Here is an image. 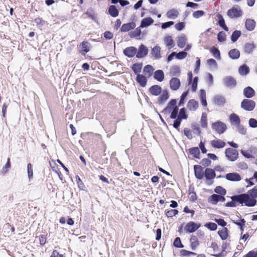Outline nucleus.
Segmentation results:
<instances>
[{"label":"nucleus","mask_w":257,"mask_h":257,"mask_svg":"<svg viewBox=\"0 0 257 257\" xmlns=\"http://www.w3.org/2000/svg\"><path fill=\"white\" fill-rule=\"evenodd\" d=\"M200 122L202 127L205 128L207 126V116L204 113H202Z\"/></svg>","instance_id":"nucleus-46"},{"label":"nucleus","mask_w":257,"mask_h":257,"mask_svg":"<svg viewBox=\"0 0 257 257\" xmlns=\"http://www.w3.org/2000/svg\"><path fill=\"white\" fill-rule=\"evenodd\" d=\"M229 119L231 124L236 126L240 123L239 116L234 113H232L229 115Z\"/></svg>","instance_id":"nucleus-17"},{"label":"nucleus","mask_w":257,"mask_h":257,"mask_svg":"<svg viewBox=\"0 0 257 257\" xmlns=\"http://www.w3.org/2000/svg\"><path fill=\"white\" fill-rule=\"evenodd\" d=\"M153 22L154 20L152 18H145L141 21L140 27L143 28L147 27L152 25Z\"/></svg>","instance_id":"nucleus-22"},{"label":"nucleus","mask_w":257,"mask_h":257,"mask_svg":"<svg viewBox=\"0 0 257 257\" xmlns=\"http://www.w3.org/2000/svg\"><path fill=\"white\" fill-rule=\"evenodd\" d=\"M10 167H11L10 159L8 158L7 162L6 164L2 169V173L4 174L7 173L8 172V169L10 168Z\"/></svg>","instance_id":"nucleus-57"},{"label":"nucleus","mask_w":257,"mask_h":257,"mask_svg":"<svg viewBox=\"0 0 257 257\" xmlns=\"http://www.w3.org/2000/svg\"><path fill=\"white\" fill-rule=\"evenodd\" d=\"M154 78L159 82H162L164 79V73L162 70H156L154 72Z\"/></svg>","instance_id":"nucleus-28"},{"label":"nucleus","mask_w":257,"mask_h":257,"mask_svg":"<svg viewBox=\"0 0 257 257\" xmlns=\"http://www.w3.org/2000/svg\"><path fill=\"white\" fill-rule=\"evenodd\" d=\"M173 244L176 247L181 248L183 247V245L181 243V239L179 237H177L175 239Z\"/></svg>","instance_id":"nucleus-62"},{"label":"nucleus","mask_w":257,"mask_h":257,"mask_svg":"<svg viewBox=\"0 0 257 257\" xmlns=\"http://www.w3.org/2000/svg\"><path fill=\"white\" fill-rule=\"evenodd\" d=\"M211 52L212 53L214 57L217 59L220 58V55L219 50L216 47H213L210 50Z\"/></svg>","instance_id":"nucleus-54"},{"label":"nucleus","mask_w":257,"mask_h":257,"mask_svg":"<svg viewBox=\"0 0 257 257\" xmlns=\"http://www.w3.org/2000/svg\"><path fill=\"white\" fill-rule=\"evenodd\" d=\"M188 94V91H186L185 92H184L183 93V94H182V95L181 96V98H180V100L179 101V106H181V105H183L184 103V99L185 98V97L187 96Z\"/></svg>","instance_id":"nucleus-63"},{"label":"nucleus","mask_w":257,"mask_h":257,"mask_svg":"<svg viewBox=\"0 0 257 257\" xmlns=\"http://www.w3.org/2000/svg\"><path fill=\"white\" fill-rule=\"evenodd\" d=\"M136 81L142 87H145L146 85L147 79L146 76L138 74L137 76Z\"/></svg>","instance_id":"nucleus-29"},{"label":"nucleus","mask_w":257,"mask_h":257,"mask_svg":"<svg viewBox=\"0 0 257 257\" xmlns=\"http://www.w3.org/2000/svg\"><path fill=\"white\" fill-rule=\"evenodd\" d=\"M140 27L136 29L134 31H132L130 33L129 35L131 38L138 37L141 35V30Z\"/></svg>","instance_id":"nucleus-40"},{"label":"nucleus","mask_w":257,"mask_h":257,"mask_svg":"<svg viewBox=\"0 0 257 257\" xmlns=\"http://www.w3.org/2000/svg\"><path fill=\"white\" fill-rule=\"evenodd\" d=\"M217 39L219 42H224L226 40V35L223 32H220L217 35Z\"/></svg>","instance_id":"nucleus-58"},{"label":"nucleus","mask_w":257,"mask_h":257,"mask_svg":"<svg viewBox=\"0 0 257 257\" xmlns=\"http://www.w3.org/2000/svg\"><path fill=\"white\" fill-rule=\"evenodd\" d=\"M242 11L238 6H234L227 11V16L231 18H237L241 17L242 15Z\"/></svg>","instance_id":"nucleus-2"},{"label":"nucleus","mask_w":257,"mask_h":257,"mask_svg":"<svg viewBox=\"0 0 257 257\" xmlns=\"http://www.w3.org/2000/svg\"><path fill=\"white\" fill-rule=\"evenodd\" d=\"M177 117L180 118L181 119H186L187 118L188 115L186 114L185 109L184 108H182L180 109Z\"/></svg>","instance_id":"nucleus-48"},{"label":"nucleus","mask_w":257,"mask_h":257,"mask_svg":"<svg viewBox=\"0 0 257 257\" xmlns=\"http://www.w3.org/2000/svg\"><path fill=\"white\" fill-rule=\"evenodd\" d=\"M136 26V23L134 22L124 24L120 28V31L122 32H126L134 29Z\"/></svg>","instance_id":"nucleus-12"},{"label":"nucleus","mask_w":257,"mask_h":257,"mask_svg":"<svg viewBox=\"0 0 257 257\" xmlns=\"http://www.w3.org/2000/svg\"><path fill=\"white\" fill-rule=\"evenodd\" d=\"M255 106V101L248 99H244L241 102L240 104V107L241 108L248 111H250L253 110Z\"/></svg>","instance_id":"nucleus-3"},{"label":"nucleus","mask_w":257,"mask_h":257,"mask_svg":"<svg viewBox=\"0 0 257 257\" xmlns=\"http://www.w3.org/2000/svg\"><path fill=\"white\" fill-rule=\"evenodd\" d=\"M246 194H248V196H250L251 198L256 199L257 198V189L254 187L249 190Z\"/></svg>","instance_id":"nucleus-47"},{"label":"nucleus","mask_w":257,"mask_h":257,"mask_svg":"<svg viewBox=\"0 0 257 257\" xmlns=\"http://www.w3.org/2000/svg\"><path fill=\"white\" fill-rule=\"evenodd\" d=\"M178 113V107L175 106V108L173 109V110L171 113L170 118L172 119H176L177 118V117H178L177 116Z\"/></svg>","instance_id":"nucleus-60"},{"label":"nucleus","mask_w":257,"mask_h":257,"mask_svg":"<svg viewBox=\"0 0 257 257\" xmlns=\"http://www.w3.org/2000/svg\"><path fill=\"white\" fill-rule=\"evenodd\" d=\"M200 225L193 221H190L187 223L184 227L185 230L188 233H192L197 230Z\"/></svg>","instance_id":"nucleus-6"},{"label":"nucleus","mask_w":257,"mask_h":257,"mask_svg":"<svg viewBox=\"0 0 257 257\" xmlns=\"http://www.w3.org/2000/svg\"><path fill=\"white\" fill-rule=\"evenodd\" d=\"M249 72V67L245 64L240 66L238 68V73L241 76H245Z\"/></svg>","instance_id":"nucleus-30"},{"label":"nucleus","mask_w":257,"mask_h":257,"mask_svg":"<svg viewBox=\"0 0 257 257\" xmlns=\"http://www.w3.org/2000/svg\"><path fill=\"white\" fill-rule=\"evenodd\" d=\"M228 55L232 59H237L240 57V52L236 49H233L229 51Z\"/></svg>","instance_id":"nucleus-31"},{"label":"nucleus","mask_w":257,"mask_h":257,"mask_svg":"<svg viewBox=\"0 0 257 257\" xmlns=\"http://www.w3.org/2000/svg\"><path fill=\"white\" fill-rule=\"evenodd\" d=\"M218 233L222 240H225L228 236V229L226 227L223 228L218 231Z\"/></svg>","instance_id":"nucleus-37"},{"label":"nucleus","mask_w":257,"mask_h":257,"mask_svg":"<svg viewBox=\"0 0 257 257\" xmlns=\"http://www.w3.org/2000/svg\"><path fill=\"white\" fill-rule=\"evenodd\" d=\"M179 15V13L178 11L175 9H172L169 10L166 13V16L167 17L171 19H176Z\"/></svg>","instance_id":"nucleus-24"},{"label":"nucleus","mask_w":257,"mask_h":257,"mask_svg":"<svg viewBox=\"0 0 257 257\" xmlns=\"http://www.w3.org/2000/svg\"><path fill=\"white\" fill-rule=\"evenodd\" d=\"M170 88L173 90H177L180 86V80L177 78H173L170 81Z\"/></svg>","instance_id":"nucleus-14"},{"label":"nucleus","mask_w":257,"mask_h":257,"mask_svg":"<svg viewBox=\"0 0 257 257\" xmlns=\"http://www.w3.org/2000/svg\"><path fill=\"white\" fill-rule=\"evenodd\" d=\"M169 97V93L167 90H164L162 94L159 97V101L160 102L165 101Z\"/></svg>","instance_id":"nucleus-42"},{"label":"nucleus","mask_w":257,"mask_h":257,"mask_svg":"<svg viewBox=\"0 0 257 257\" xmlns=\"http://www.w3.org/2000/svg\"><path fill=\"white\" fill-rule=\"evenodd\" d=\"M243 95L246 98H251L255 95L254 89L250 86H247L243 89Z\"/></svg>","instance_id":"nucleus-16"},{"label":"nucleus","mask_w":257,"mask_h":257,"mask_svg":"<svg viewBox=\"0 0 257 257\" xmlns=\"http://www.w3.org/2000/svg\"><path fill=\"white\" fill-rule=\"evenodd\" d=\"M223 82L225 86L230 88L234 87L236 85V80L230 76L225 77L223 79Z\"/></svg>","instance_id":"nucleus-7"},{"label":"nucleus","mask_w":257,"mask_h":257,"mask_svg":"<svg viewBox=\"0 0 257 257\" xmlns=\"http://www.w3.org/2000/svg\"><path fill=\"white\" fill-rule=\"evenodd\" d=\"M248 194L245 193L234 195L231 197L233 201H236L240 204H244L247 206H254L256 203V200L248 196Z\"/></svg>","instance_id":"nucleus-1"},{"label":"nucleus","mask_w":257,"mask_h":257,"mask_svg":"<svg viewBox=\"0 0 257 257\" xmlns=\"http://www.w3.org/2000/svg\"><path fill=\"white\" fill-rule=\"evenodd\" d=\"M219 195L213 194L210 196L209 198V202L213 204H216L218 203V199Z\"/></svg>","instance_id":"nucleus-51"},{"label":"nucleus","mask_w":257,"mask_h":257,"mask_svg":"<svg viewBox=\"0 0 257 257\" xmlns=\"http://www.w3.org/2000/svg\"><path fill=\"white\" fill-rule=\"evenodd\" d=\"M248 124L250 127H257V120L253 118H250L248 120Z\"/></svg>","instance_id":"nucleus-61"},{"label":"nucleus","mask_w":257,"mask_h":257,"mask_svg":"<svg viewBox=\"0 0 257 257\" xmlns=\"http://www.w3.org/2000/svg\"><path fill=\"white\" fill-rule=\"evenodd\" d=\"M212 128L218 134H222L226 131L227 126L224 123L220 121H217L212 124Z\"/></svg>","instance_id":"nucleus-5"},{"label":"nucleus","mask_w":257,"mask_h":257,"mask_svg":"<svg viewBox=\"0 0 257 257\" xmlns=\"http://www.w3.org/2000/svg\"><path fill=\"white\" fill-rule=\"evenodd\" d=\"M137 49L135 47H128L123 50V54L125 56L129 57H133L137 54Z\"/></svg>","instance_id":"nucleus-10"},{"label":"nucleus","mask_w":257,"mask_h":257,"mask_svg":"<svg viewBox=\"0 0 257 257\" xmlns=\"http://www.w3.org/2000/svg\"><path fill=\"white\" fill-rule=\"evenodd\" d=\"M162 90V88L158 85H154L149 89V92L155 96L159 95L161 93Z\"/></svg>","instance_id":"nucleus-18"},{"label":"nucleus","mask_w":257,"mask_h":257,"mask_svg":"<svg viewBox=\"0 0 257 257\" xmlns=\"http://www.w3.org/2000/svg\"><path fill=\"white\" fill-rule=\"evenodd\" d=\"M151 54L156 59H160L161 57V48L157 45L155 46L152 49Z\"/></svg>","instance_id":"nucleus-21"},{"label":"nucleus","mask_w":257,"mask_h":257,"mask_svg":"<svg viewBox=\"0 0 257 257\" xmlns=\"http://www.w3.org/2000/svg\"><path fill=\"white\" fill-rule=\"evenodd\" d=\"M245 26L248 31H252L254 29L255 22L252 19H247L245 23Z\"/></svg>","instance_id":"nucleus-26"},{"label":"nucleus","mask_w":257,"mask_h":257,"mask_svg":"<svg viewBox=\"0 0 257 257\" xmlns=\"http://www.w3.org/2000/svg\"><path fill=\"white\" fill-rule=\"evenodd\" d=\"M254 47L255 46L253 43H246L244 46V51L246 54H250Z\"/></svg>","instance_id":"nucleus-36"},{"label":"nucleus","mask_w":257,"mask_h":257,"mask_svg":"<svg viewBox=\"0 0 257 257\" xmlns=\"http://www.w3.org/2000/svg\"><path fill=\"white\" fill-rule=\"evenodd\" d=\"M187 55V53L186 52L182 51L178 53H176V58L178 59H183L185 58Z\"/></svg>","instance_id":"nucleus-59"},{"label":"nucleus","mask_w":257,"mask_h":257,"mask_svg":"<svg viewBox=\"0 0 257 257\" xmlns=\"http://www.w3.org/2000/svg\"><path fill=\"white\" fill-rule=\"evenodd\" d=\"M170 73L171 76H178L180 74V67L177 65H174L170 68Z\"/></svg>","instance_id":"nucleus-32"},{"label":"nucleus","mask_w":257,"mask_h":257,"mask_svg":"<svg viewBox=\"0 0 257 257\" xmlns=\"http://www.w3.org/2000/svg\"><path fill=\"white\" fill-rule=\"evenodd\" d=\"M108 13L112 17H116L118 15V11L116 7L113 5H111L109 7Z\"/></svg>","instance_id":"nucleus-35"},{"label":"nucleus","mask_w":257,"mask_h":257,"mask_svg":"<svg viewBox=\"0 0 257 257\" xmlns=\"http://www.w3.org/2000/svg\"><path fill=\"white\" fill-rule=\"evenodd\" d=\"M178 213L177 209H171L166 212V215L168 217H172Z\"/></svg>","instance_id":"nucleus-50"},{"label":"nucleus","mask_w":257,"mask_h":257,"mask_svg":"<svg viewBox=\"0 0 257 257\" xmlns=\"http://www.w3.org/2000/svg\"><path fill=\"white\" fill-rule=\"evenodd\" d=\"M194 170L196 177L198 179H202L204 175L203 168L200 165H195L194 167Z\"/></svg>","instance_id":"nucleus-11"},{"label":"nucleus","mask_w":257,"mask_h":257,"mask_svg":"<svg viewBox=\"0 0 257 257\" xmlns=\"http://www.w3.org/2000/svg\"><path fill=\"white\" fill-rule=\"evenodd\" d=\"M204 176L207 180H211L215 177V172L212 169L206 168L204 172Z\"/></svg>","instance_id":"nucleus-23"},{"label":"nucleus","mask_w":257,"mask_h":257,"mask_svg":"<svg viewBox=\"0 0 257 257\" xmlns=\"http://www.w3.org/2000/svg\"><path fill=\"white\" fill-rule=\"evenodd\" d=\"M186 41L187 38L186 36L183 34H181L180 36L178 37L177 40V46L181 48H183L185 46Z\"/></svg>","instance_id":"nucleus-15"},{"label":"nucleus","mask_w":257,"mask_h":257,"mask_svg":"<svg viewBox=\"0 0 257 257\" xmlns=\"http://www.w3.org/2000/svg\"><path fill=\"white\" fill-rule=\"evenodd\" d=\"M216 17H217L218 19V24L225 31H228V29L227 27L226 26L225 23V21L222 17V16L220 14H218Z\"/></svg>","instance_id":"nucleus-33"},{"label":"nucleus","mask_w":257,"mask_h":257,"mask_svg":"<svg viewBox=\"0 0 257 257\" xmlns=\"http://www.w3.org/2000/svg\"><path fill=\"white\" fill-rule=\"evenodd\" d=\"M241 35V32L240 31L235 30L234 31L231 36V40L233 42H235L237 41L238 38Z\"/></svg>","instance_id":"nucleus-44"},{"label":"nucleus","mask_w":257,"mask_h":257,"mask_svg":"<svg viewBox=\"0 0 257 257\" xmlns=\"http://www.w3.org/2000/svg\"><path fill=\"white\" fill-rule=\"evenodd\" d=\"M225 143L221 140H214L211 142V145L215 148H222L225 147Z\"/></svg>","instance_id":"nucleus-19"},{"label":"nucleus","mask_w":257,"mask_h":257,"mask_svg":"<svg viewBox=\"0 0 257 257\" xmlns=\"http://www.w3.org/2000/svg\"><path fill=\"white\" fill-rule=\"evenodd\" d=\"M89 43L87 42L83 41L81 43L80 46L81 47V51H83L84 53H82V55H85L86 53H87L89 51V47H88Z\"/></svg>","instance_id":"nucleus-43"},{"label":"nucleus","mask_w":257,"mask_h":257,"mask_svg":"<svg viewBox=\"0 0 257 257\" xmlns=\"http://www.w3.org/2000/svg\"><path fill=\"white\" fill-rule=\"evenodd\" d=\"M176 100L173 99L169 103L167 107L164 109L165 111H170L172 108L173 109L175 106H177L176 104Z\"/></svg>","instance_id":"nucleus-41"},{"label":"nucleus","mask_w":257,"mask_h":257,"mask_svg":"<svg viewBox=\"0 0 257 257\" xmlns=\"http://www.w3.org/2000/svg\"><path fill=\"white\" fill-rule=\"evenodd\" d=\"M205 227H207L210 230H215L217 229V226L216 223L213 222H208L204 225Z\"/></svg>","instance_id":"nucleus-52"},{"label":"nucleus","mask_w":257,"mask_h":257,"mask_svg":"<svg viewBox=\"0 0 257 257\" xmlns=\"http://www.w3.org/2000/svg\"><path fill=\"white\" fill-rule=\"evenodd\" d=\"M189 153L195 158H199L200 154V151L198 147H194L190 148L189 150Z\"/></svg>","instance_id":"nucleus-39"},{"label":"nucleus","mask_w":257,"mask_h":257,"mask_svg":"<svg viewBox=\"0 0 257 257\" xmlns=\"http://www.w3.org/2000/svg\"><path fill=\"white\" fill-rule=\"evenodd\" d=\"M132 69L135 74H138L141 71L142 65L138 63H136L133 65Z\"/></svg>","instance_id":"nucleus-53"},{"label":"nucleus","mask_w":257,"mask_h":257,"mask_svg":"<svg viewBox=\"0 0 257 257\" xmlns=\"http://www.w3.org/2000/svg\"><path fill=\"white\" fill-rule=\"evenodd\" d=\"M187 107L190 110L194 111L198 107V103L194 99H191L188 102Z\"/></svg>","instance_id":"nucleus-27"},{"label":"nucleus","mask_w":257,"mask_h":257,"mask_svg":"<svg viewBox=\"0 0 257 257\" xmlns=\"http://www.w3.org/2000/svg\"><path fill=\"white\" fill-rule=\"evenodd\" d=\"M190 241L191 243V248L193 250H194L199 245V241L195 236H191L190 239Z\"/></svg>","instance_id":"nucleus-38"},{"label":"nucleus","mask_w":257,"mask_h":257,"mask_svg":"<svg viewBox=\"0 0 257 257\" xmlns=\"http://www.w3.org/2000/svg\"><path fill=\"white\" fill-rule=\"evenodd\" d=\"M225 154L228 160L232 162L235 161L238 158V153L237 151L232 148L226 149Z\"/></svg>","instance_id":"nucleus-4"},{"label":"nucleus","mask_w":257,"mask_h":257,"mask_svg":"<svg viewBox=\"0 0 257 257\" xmlns=\"http://www.w3.org/2000/svg\"><path fill=\"white\" fill-rule=\"evenodd\" d=\"M236 127L237 131L239 134L243 135H245L246 134V128L243 125H241L240 123Z\"/></svg>","instance_id":"nucleus-49"},{"label":"nucleus","mask_w":257,"mask_h":257,"mask_svg":"<svg viewBox=\"0 0 257 257\" xmlns=\"http://www.w3.org/2000/svg\"><path fill=\"white\" fill-rule=\"evenodd\" d=\"M148 53V49L144 45L141 44L139 49L138 52L137 51L136 57L138 58H142L146 57Z\"/></svg>","instance_id":"nucleus-8"},{"label":"nucleus","mask_w":257,"mask_h":257,"mask_svg":"<svg viewBox=\"0 0 257 257\" xmlns=\"http://www.w3.org/2000/svg\"><path fill=\"white\" fill-rule=\"evenodd\" d=\"M243 257H257V251H250Z\"/></svg>","instance_id":"nucleus-64"},{"label":"nucleus","mask_w":257,"mask_h":257,"mask_svg":"<svg viewBox=\"0 0 257 257\" xmlns=\"http://www.w3.org/2000/svg\"><path fill=\"white\" fill-rule=\"evenodd\" d=\"M213 101L216 105L222 106L225 103L226 100L224 96L217 95L213 97Z\"/></svg>","instance_id":"nucleus-13"},{"label":"nucleus","mask_w":257,"mask_h":257,"mask_svg":"<svg viewBox=\"0 0 257 257\" xmlns=\"http://www.w3.org/2000/svg\"><path fill=\"white\" fill-rule=\"evenodd\" d=\"M200 99L201 100L202 105L203 106H206L207 102L206 99V92L203 89H201L200 90Z\"/></svg>","instance_id":"nucleus-34"},{"label":"nucleus","mask_w":257,"mask_h":257,"mask_svg":"<svg viewBox=\"0 0 257 257\" xmlns=\"http://www.w3.org/2000/svg\"><path fill=\"white\" fill-rule=\"evenodd\" d=\"M233 222L238 225L240 227V229L241 231V233H242V231H243V225H244L245 223V221L244 219H240V220H236V221H235V220H233Z\"/></svg>","instance_id":"nucleus-45"},{"label":"nucleus","mask_w":257,"mask_h":257,"mask_svg":"<svg viewBox=\"0 0 257 257\" xmlns=\"http://www.w3.org/2000/svg\"><path fill=\"white\" fill-rule=\"evenodd\" d=\"M164 41L169 50L172 49L175 46V43L170 36L165 37Z\"/></svg>","instance_id":"nucleus-20"},{"label":"nucleus","mask_w":257,"mask_h":257,"mask_svg":"<svg viewBox=\"0 0 257 257\" xmlns=\"http://www.w3.org/2000/svg\"><path fill=\"white\" fill-rule=\"evenodd\" d=\"M225 178L230 181L238 182L241 180V177L237 173H229L225 175Z\"/></svg>","instance_id":"nucleus-9"},{"label":"nucleus","mask_w":257,"mask_h":257,"mask_svg":"<svg viewBox=\"0 0 257 257\" xmlns=\"http://www.w3.org/2000/svg\"><path fill=\"white\" fill-rule=\"evenodd\" d=\"M240 153L242 154V155L245 158L247 159L249 158H254L255 156H253L252 154H251L248 151H244L243 150H241L240 151Z\"/></svg>","instance_id":"nucleus-56"},{"label":"nucleus","mask_w":257,"mask_h":257,"mask_svg":"<svg viewBox=\"0 0 257 257\" xmlns=\"http://www.w3.org/2000/svg\"><path fill=\"white\" fill-rule=\"evenodd\" d=\"M154 70V69L152 66L147 65L144 67L143 72L146 77H150L153 74Z\"/></svg>","instance_id":"nucleus-25"},{"label":"nucleus","mask_w":257,"mask_h":257,"mask_svg":"<svg viewBox=\"0 0 257 257\" xmlns=\"http://www.w3.org/2000/svg\"><path fill=\"white\" fill-rule=\"evenodd\" d=\"M214 191L215 193L220 194L221 195H224L226 193L225 189L221 186H217L215 188Z\"/></svg>","instance_id":"nucleus-55"}]
</instances>
